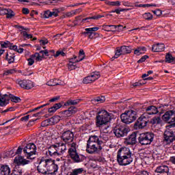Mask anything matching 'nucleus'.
I'll return each mask as SVG.
<instances>
[{"label":"nucleus","instance_id":"49530a36","mask_svg":"<svg viewBox=\"0 0 175 175\" xmlns=\"http://www.w3.org/2000/svg\"><path fill=\"white\" fill-rule=\"evenodd\" d=\"M58 13H59V10L53 9L52 11H50L51 17H58Z\"/></svg>","mask_w":175,"mask_h":175},{"label":"nucleus","instance_id":"680f3d73","mask_svg":"<svg viewBox=\"0 0 175 175\" xmlns=\"http://www.w3.org/2000/svg\"><path fill=\"white\" fill-rule=\"evenodd\" d=\"M152 12L154 13V14L157 16V17H159V16L162 15V11L161 10H156L154 11H152Z\"/></svg>","mask_w":175,"mask_h":175},{"label":"nucleus","instance_id":"c9c22d12","mask_svg":"<svg viewBox=\"0 0 175 175\" xmlns=\"http://www.w3.org/2000/svg\"><path fill=\"white\" fill-rule=\"evenodd\" d=\"M49 120L51 125H55V124H58V122H59V117L53 116L51 118H49Z\"/></svg>","mask_w":175,"mask_h":175},{"label":"nucleus","instance_id":"bb28decb","mask_svg":"<svg viewBox=\"0 0 175 175\" xmlns=\"http://www.w3.org/2000/svg\"><path fill=\"white\" fill-rule=\"evenodd\" d=\"M120 49L122 55H125V54H131L132 53V48L131 46H122Z\"/></svg>","mask_w":175,"mask_h":175},{"label":"nucleus","instance_id":"2eb2a0df","mask_svg":"<svg viewBox=\"0 0 175 175\" xmlns=\"http://www.w3.org/2000/svg\"><path fill=\"white\" fill-rule=\"evenodd\" d=\"M16 83L18 84V85H20L21 88H23L24 90H31L33 88V82H32L31 80L18 79L16 80Z\"/></svg>","mask_w":175,"mask_h":175},{"label":"nucleus","instance_id":"a18cd8bd","mask_svg":"<svg viewBox=\"0 0 175 175\" xmlns=\"http://www.w3.org/2000/svg\"><path fill=\"white\" fill-rule=\"evenodd\" d=\"M120 55H122V52H121V49L120 48H117L115 55L111 58V61H114V59H116V58H118Z\"/></svg>","mask_w":175,"mask_h":175},{"label":"nucleus","instance_id":"7c9ffc66","mask_svg":"<svg viewBox=\"0 0 175 175\" xmlns=\"http://www.w3.org/2000/svg\"><path fill=\"white\" fill-rule=\"evenodd\" d=\"M81 102V99H76V100H68L64 105L66 106H70V105H78V103H80Z\"/></svg>","mask_w":175,"mask_h":175},{"label":"nucleus","instance_id":"ea45409f","mask_svg":"<svg viewBox=\"0 0 175 175\" xmlns=\"http://www.w3.org/2000/svg\"><path fill=\"white\" fill-rule=\"evenodd\" d=\"M165 62H168V64H172V62L174 64V57L170 54L167 53L165 55Z\"/></svg>","mask_w":175,"mask_h":175},{"label":"nucleus","instance_id":"3c124183","mask_svg":"<svg viewBox=\"0 0 175 175\" xmlns=\"http://www.w3.org/2000/svg\"><path fill=\"white\" fill-rule=\"evenodd\" d=\"M11 44H12V43L9 41L1 42V46L2 49H8V47L10 48Z\"/></svg>","mask_w":175,"mask_h":175},{"label":"nucleus","instance_id":"f8f14e48","mask_svg":"<svg viewBox=\"0 0 175 175\" xmlns=\"http://www.w3.org/2000/svg\"><path fill=\"white\" fill-rule=\"evenodd\" d=\"M49 172H53V174H55L58 172V165L55 164V161L51 159H43Z\"/></svg>","mask_w":175,"mask_h":175},{"label":"nucleus","instance_id":"39448f33","mask_svg":"<svg viewBox=\"0 0 175 175\" xmlns=\"http://www.w3.org/2000/svg\"><path fill=\"white\" fill-rule=\"evenodd\" d=\"M122 122L124 124H132L133 121H136L137 118V112L135 110L131 109L126 111L120 116Z\"/></svg>","mask_w":175,"mask_h":175},{"label":"nucleus","instance_id":"37998d69","mask_svg":"<svg viewBox=\"0 0 175 175\" xmlns=\"http://www.w3.org/2000/svg\"><path fill=\"white\" fill-rule=\"evenodd\" d=\"M107 5L109 6H121V1H107Z\"/></svg>","mask_w":175,"mask_h":175},{"label":"nucleus","instance_id":"412c9836","mask_svg":"<svg viewBox=\"0 0 175 175\" xmlns=\"http://www.w3.org/2000/svg\"><path fill=\"white\" fill-rule=\"evenodd\" d=\"M77 113V108L76 107H70L68 109L63 111L62 113L64 117H70L73 116V114H76Z\"/></svg>","mask_w":175,"mask_h":175},{"label":"nucleus","instance_id":"c85d7f7f","mask_svg":"<svg viewBox=\"0 0 175 175\" xmlns=\"http://www.w3.org/2000/svg\"><path fill=\"white\" fill-rule=\"evenodd\" d=\"M16 55H14V53H7L5 55V59L8 62V64H13L14 62V58Z\"/></svg>","mask_w":175,"mask_h":175},{"label":"nucleus","instance_id":"0e129e2a","mask_svg":"<svg viewBox=\"0 0 175 175\" xmlns=\"http://www.w3.org/2000/svg\"><path fill=\"white\" fill-rule=\"evenodd\" d=\"M56 111H57V109L54 107H51V108H49L48 109V111L50 114H53V113H55Z\"/></svg>","mask_w":175,"mask_h":175},{"label":"nucleus","instance_id":"a211bd4d","mask_svg":"<svg viewBox=\"0 0 175 175\" xmlns=\"http://www.w3.org/2000/svg\"><path fill=\"white\" fill-rule=\"evenodd\" d=\"M155 173H159L161 175H169V167L166 165H159L156 170Z\"/></svg>","mask_w":175,"mask_h":175},{"label":"nucleus","instance_id":"9b49d317","mask_svg":"<svg viewBox=\"0 0 175 175\" xmlns=\"http://www.w3.org/2000/svg\"><path fill=\"white\" fill-rule=\"evenodd\" d=\"M162 120L167 124L175 122V109L165 111L162 116Z\"/></svg>","mask_w":175,"mask_h":175},{"label":"nucleus","instance_id":"ddd939ff","mask_svg":"<svg viewBox=\"0 0 175 175\" xmlns=\"http://www.w3.org/2000/svg\"><path fill=\"white\" fill-rule=\"evenodd\" d=\"M148 124V118L146 116L142 115L139 117L134 124L135 129H143L145 126H147Z\"/></svg>","mask_w":175,"mask_h":175},{"label":"nucleus","instance_id":"e433bc0d","mask_svg":"<svg viewBox=\"0 0 175 175\" xmlns=\"http://www.w3.org/2000/svg\"><path fill=\"white\" fill-rule=\"evenodd\" d=\"M68 65L69 70H75L76 69V62L73 61V59H70Z\"/></svg>","mask_w":175,"mask_h":175},{"label":"nucleus","instance_id":"f704fd0d","mask_svg":"<svg viewBox=\"0 0 175 175\" xmlns=\"http://www.w3.org/2000/svg\"><path fill=\"white\" fill-rule=\"evenodd\" d=\"M105 100H106V98H105L103 96H101L92 99V103H96V102H98V103H103Z\"/></svg>","mask_w":175,"mask_h":175},{"label":"nucleus","instance_id":"774afa93","mask_svg":"<svg viewBox=\"0 0 175 175\" xmlns=\"http://www.w3.org/2000/svg\"><path fill=\"white\" fill-rule=\"evenodd\" d=\"M29 117H30L29 115L23 116V117H22V118H21V121H28V120H29Z\"/></svg>","mask_w":175,"mask_h":175},{"label":"nucleus","instance_id":"8fccbe9b","mask_svg":"<svg viewBox=\"0 0 175 175\" xmlns=\"http://www.w3.org/2000/svg\"><path fill=\"white\" fill-rule=\"evenodd\" d=\"M65 49H63V51H57L54 55V57L57 58V57H59V55H62V57H65L66 55V53H65Z\"/></svg>","mask_w":175,"mask_h":175},{"label":"nucleus","instance_id":"09e8293b","mask_svg":"<svg viewBox=\"0 0 175 175\" xmlns=\"http://www.w3.org/2000/svg\"><path fill=\"white\" fill-rule=\"evenodd\" d=\"M101 133H105V135H108L109 133V126H106V124H103L101 128Z\"/></svg>","mask_w":175,"mask_h":175},{"label":"nucleus","instance_id":"aec40b11","mask_svg":"<svg viewBox=\"0 0 175 175\" xmlns=\"http://www.w3.org/2000/svg\"><path fill=\"white\" fill-rule=\"evenodd\" d=\"M48 154L51 157H59L60 153L58 152V146L57 145H52L48 148Z\"/></svg>","mask_w":175,"mask_h":175},{"label":"nucleus","instance_id":"13d9d810","mask_svg":"<svg viewBox=\"0 0 175 175\" xmlns=\"http://www.w3.org/2000/svg\"><path fill=\"white\" fill-rule=\"evenodd\" d=\"M151 6L156 7L157 5H155V4H140V5H139V8H150Z\"/></svg>","mask_w":175,"mask_h":175},{"label":"nucleus","instance_id":"20e7f679","mask_svg":"<svg viewBox=\"0 0 175 175\" xmlns=\"http://www.w3.org/2000/svg\"><path fill=\"white\" fill-rule=\"evenodd\" d=\"M154 137H155V135L152 132L141 133L137 138L138 143L141 146H148V144H151L154 142Z\"/></svg>","mask_w":175,"mask_h":175},{"label":"nucleus","instance_id":"0eeeda50","mask_svg":"<svg viewBox=\"0 0 175 175\" xmlns=\"http://www.w3.org/2000/svg\"><path fill=\"white\" fill-rule=\"evenodd\" d=\"M23 152L27 159H35L36 158V146L33 143L28 144L23 148Z\"/></svg>","mask_w":175,"mask_h":175},{"label":"nucleus","instance_id":"f03ea898","mask_svg":"<svg viewBox=\"0 0 175 175\" xmlns=\"http://www.w3.org/2000/svg\"><path fill=\"white\" fill-rule=\"evenodd\" d=\"M96 140H98L96 135H92L89 137L86 146V152L88 154H99L100 152L103 148Z\"/></svg>","mask_w":175,"mask_h":175},{"label":"nucleus","instance_id":"bf43d9fd","mask_svg":"<svg viewBox=\"0 0 175 175\" xmlns=\"http://www.w3.org/2000/svg\"><path fill=\"white\" fill-rule=\"evenodd\" d=\"M92 76H94V79H96V80H98V79H99V77H100V74L99 73V72H92L91 74Z\"/></svg>","mask_w":175,"mask_h":175},{"label":"nucleus","instance_id":"9d476101","mask_svg":"<svg viewBox=\"0 0 175 175\" xmlns=\"http://www.w3.org/2000/svg\"><path fill=\"white\" fill-rule=\"evenodd\" d=\"M175 140V130H167L163 133V142L167 144H172Z\"/></svg>","mask_w":175,"mask_h":175},{"label":"nucleus","instance_id":"72a5a7b5","mask_svg":"<svg viewBox=\"0 0 175 175\" xmlns=\"http://www.w3.org/2000/svg\"><path fill=\"white\" fill-rule=\"evenodd\" d=\"M102 17H105L103 15H97V16H89L88 18L82 19V23H84V21H88V20H99V18H102Z\"/></svg>","mask_w":175,"mask_h":175},{"label":"nucleus","instance_id":"5701e85b","mask_svg":"<svg viewBox=\"0 0 175 175\" xmlns=\"http://www.w3.org/2000/svg\"><path fill=\"white\" fill-rule=\"evenodd\" d=\"M163 50H165V44L162 43H157L152 46V51L153 53H160L161 51H163Z\"/></svg>","mask_w":175,"mask_h":175},{"label":"nucleus","instance_id":"6ab92c4d","mask_svg":"<svg viewBox=\"0 0 175 175\" xmlns=\"http://www.w3.org/2000/svg\"><path fill=\"white\" fill-rule=\"evenodd\" d=\"M37 170L39 173H42V174H47L49 170L43 159L39 163V165L37 167Z\"/></svg>","mask_w":175,"mask_h":175},{"label":"nucleus","instance_id":"6e6d98bb","mask_svg":"<svg viewBox=\"0 0 175 175\" xmlns=\"http://www.w3.org/2000/svg\"><path fill=\"white\" fill-rule=\"evenodd\" d=\"M8 103H6V98H0V106L1 107H4V106H6Z\"/></svg>","mask_w":175,"mask_h":175},{"label":"nucleus","instance_id":"338daca9","mask_svg":"<svg viewBox=\"0 0 175 175\" xmlns=\"http://www.w3.org/2000/svg\"><path fill=\"white\" fill-rule=\"evenodd\" d=\"M53 107L56 110H58V109H61V107H62V104H61V103H58L55 104Z\"/></svg>","mask_w":175,"mask_h":175},{"label":"nucleus","instance_id":"4c0bfd02","mask_svg":"<svg viewBox=\"0 0 175 175\" xmlns=\"http://www.w3.org/2000/svg\"><path fill=\"white\" fill-rule=\"evenodd\" d=\"M9 98L14 103H20V102H21V98H20V97L14 96L13 94H10Z\"/></svg>","mask_w":175,"mask_h":175},{"label":"nucleus","instance_id":"4468645a","mask_svg":"<svg viewBox=\"0 0 175 175\" xmlns=\"http://www.w3.org/2000/svg\"><path fill=\"white\" fill-rule=\"evenodd\" d=\"M61 137L64 143L69 144V143H73L75 134L70 130H68L62 133Z\"/></svg>","mask_w":175,"mask_h":175},{"label":"nucleus","instance_id":"864d4df0","mask_svg":"<svg viewBox=\"0 0 175 175\" xmlns=\"http://www.w3.org/2000/svg\"><path fill=\"white\" fill-rule=\"evenodd\" d=\"M49 125H51L49 119H46L41 122V126H42V128L49 126Z\"/></svg>","mask_w":175,"mask_h":175},{"label":"nucleus","instance_id":"f257e3e1","mask_svg":"<svg viewBox=\"0 0 175 175\" xmlns=\"http://www.w3.org/2000/svg\"><path fill=\"white\" fill-rule=\"evenodd\" d=\"M117 161L120 166H127L133 162V154L128 148H121L118 151Z\"/></svg>","mask_w":175,"mask_h":175},{"label":"nucleus","instance_id":"79ce46f5","mask_svg":"<svg viewBox=\"0 0 175 175\" xmlns=\"http://www.w3.org/2000/svg\"><path fill=\"white\" fill-rule=\"evenodd\" d=\"M32 58H35L36 57V61L37 62H40L43 59V55H40V53H36L35 54L31 55Z\"/></svg>","mask_w":175,"mask_h":175},{"label":"nucleus","instance_id":"4be33fe9","mask_svg":"<svg viewBox=\"0 0 175 175\" xmlns=\"http://www.w3.org/2000/svg\"><path fill=\"white\" fill-rule=\"evenodd\" d=\"M96 142H98L101 146L103 143H106L109 140V135L106 133H100V136H96Z\"/></svg>","mask_w":175,"mask_h":175},{"label":"nucleus","instance_id":"69168bd1","mask_svg":"<svg viewBox=\"0 0 175 175\" xmlns=\"http://www.w3.org/2000/svg\"><path fill=\"white\" fill-rule=\"evenodd\" d=\"M27 61L29 66H32V65H33V64L35 63V60H33V59L32 58H29Z\"/></svg>","mask_w":175,"mask_h":175},{"label":"nucleus","instance_id":"473e14b6","mask_svg":"<svg viewBox=\"0 0 175 175\" xmlns=\"http://www.w3.org/2000/svg\"><path fill=\"white\" fill-rule=\"evenodd\" d=\"M150 122L152 125H159V124H162V120H161V117L157 116L152 118Z\"/></svg>","mask_w":175,"mask_h":175},{"label":"nucleus","instance_id":"052dcab7","mask_svg":"<svg viewBox=\"0 0 175 175\" xmlns=\"http://www.w3.org/2000/svg\"><path fill=\"white\" fill-rule=\"evenodd\" d=\"M147 58H148V55H144L140 59L137 61V63L142 64V62H144Z\"/></svg>","mask_w":175,"mask_h":175},{"label":"nucleus","instance_id":"393cba45","mask_svg":"<svg viewBox=\"0 0 175 175\" xmlns=\"http://www.w3.org/2000/svg\"><path fill=\"white\" fill-rule=\"evenodd\" d=\"M10 167L8 165H0V175H10Z\"/></svg>","mask_w":175,"mask_h":175},{"label":"nucleus","instance_id":"603ef678","mask_svg":"<svg viewBox=\"0 0 175 175\" xmlns=\"http://www.w3.org/2000/svg\"><path fill=\"white\" fill-rule=\"evenodd\" d=\"M143 17L145 20H152V14L150 12L144 14Z\"/></svg>","mask_w":175,"mask_h":175},{"label":"nucleus","instance_id":"c03bdc74","mask_svg":"<svg viewBox=\"0 0 175 175\" xmlns=\"http://www.w3.org/2000/svg\"><path fill=\"white\" fill-rule=\"evenodd\" d=\"M84 172V169L83 168H78V169H75L72 172L70 173V175H79L81 174Z\"/></svg>","mask_w":175,"mask_h":175},{"label":"nucleus","instance_id":"2f4dec72","mask_svg":"<svg viewBox=\"0 0 175 175\" xmlns=\"http://www.w3.org/2000/svg\"><path fill=\"white\" fill-rule=\"evenodd\" d=\"M20 32H21V35L23 36V39L25 40H27V39H32V38H33L32 34H29L28 32L26 31L20 30Z\"/></svg>","mask_w":175,"mask_h":175},{"label":"nucleus","instance_id":"a878e982","mask_svg":"<svg viewBox=\"0 0 175 175\" xmlns=\"http://www.w3.org/2000/svg\"><path fill=\"white\" fill-rule=\"evenodd\" d=\"M147 114L152 116L154 114H158V108L154 105H150L146 108Z\"/></svg>","mask_w":175,"mask_h":175},{"label":"nucleus","instance_id":"a19ab883","mask_svg":"<svg viewBox=\"0 0 175 175\" xmlns=\"http://www.w3.org/2000/svg\"><path fill=\"white\" fill-rule=\"evenodd\" d=\"M112 29H116V31H118L119 32H121V31H124V28H126V27H124L122 25H109Z\"/></svg>","mask_w":175,"mask_h":175},{"label":"nucleus","instance_id":"4d7b16f0","mask_svg":"<svg viewBox=\"0 0 175 175\" xmlns=\"http://www.w3.org/2000/svg\"><path fill=\"white\" fill-rule=\"evenodd\" d=\"M50 10H46L44 12L43 14V18H50L51 17V15L50 14Z\"/></svg>","mask_w":175,"mask_h":175},{"label":"nucleus","instance_id":"b1692460","mask_svg":"<svg viewBox=\"0 0 175 175\" xmlns=\"http://www.w3.org/2000/svg\"><path fill=\"white\" fill-rule=\"evenodd\" d=\"M46 84L49 87H54L55 85H64L65 83L63 81H61L59 79H51L46 83Z\"/></svg>","mask_w":175,"mask_h":175},{"label":"nucleus","instance_id":"1a4fd4ad","mask_svg":"<svg viewBox=\"0 0 175 175\" xmlns=\"http://www.w3.org/2000/svg\"><path fill=\"white\" fill-rule=\"evenodd\" d=\"M113 132L116 137H124V136H126L128 135V129L124 126L118 125L113 128Z\"/></svg>","mask_w":175,"mask_h":175},{"label":"nucleus","instance_id":"6e6552de","mask_svg":"<svg viewBox=\"0 0 175 175\" xmlns=\"http://www.w3.org/2000/svg\"><path fill=\"white\" fill-rule=\"evenodd\" d=\"M68 155L75 163H80V162L85 161V157L79 155L77 150L68 149Z\"/></svg>","mask_w":175,"mask_h":175},{"label":"nucleus","instance_id":"f3484780","mask_svg":"<svg viewBox=\"0 0 175 175\" xmlns=\"http://www.w3.org/2000/svg\"><path fill=\"white\" fill-rule=\"evenodd\" d=\"M137 133L133 132L125 139V143L129 146H135L137 143Z\"/></svg>","mask_w":175,"mask_h":175},{"label":"nucleus","instance_id":"423d86ee","mask_svg":"<svg viewBox=\"0 0 175 175\" xmlns=\"http://www.w3.org/2000/svg\"><path fill=\"white\" fill-rule=\"evenodd\" d=\"M14 162L16 165L14 168V172L18 174L23 175V169L20 166H25V165L29 164L31 161L27 159H24L22 156H17L14 159Z\"/></svg>","mask_w":175,"mask_h":175},{"label":"nucleus","instance_id":"c756f323","mask_svg":"<svg viewBox=\"0 0 175 175\" xmlns=\"http://www.w3.org/2000/svg\"><path fill=\"white\" fill-rule=\"evenodd\" d=\"M146 49L144 46H138L136 49L134 50V54L136 55H140V54H144L143 51H146Z\"/></svg>","mask_w":175,"mask_h":175},{"label":"nucleus","instance_id":"dca6fc26","mask_svg":"<svg viewBox=\"0 0 175 175\" xmlns=\"http://www.w3.org/2000/svg\"><path fill=\"white\" fill-rule=\"evenodd\" d=\"M99 29V27H91V28H86L85 29L84 32L82 33L83 35H85V36L87 35H89L88 38L89 39H95L96 36H98L99 34L96 32Z\"/></svg>","mask_w":175,"mask_h":175},{"label":"nucleus","instance_id":"58836bf2","mask_svg":"<svg viewBox=\"0 0 175 175\" xmlns=\"http://www.w3.org/2000/svg\"><path fill=\"white\" fill-rule=\"evenodd\" d=\"M57 151L59 154H64L65 151H66V146L64 145V144H62L61 146L58 145L57 146Z\"/></svg>","mask_w":175,"mask_h":175},{"label":"nucleus","instance_id":"de8ad7c7","mask_svg":"<svg viewBox=\"0 0 175 175\" xmlns=\"http://www.w3.org/2000/svg\"><path fill=\"white\" fill-rule=\"evenodd\" d=\"M110 25H103V27H104V31H106L107 32H114V31L116 29H113V27H111L109 26Z\"/></svg>","mask_w":175,"mask_h":175},{"label":"nucleus","instance_id":"7ed1b4c3","mask_svg":"<svg viewBox=\"0 0 175 175\" xmlns=\"http://www.w3.org/2000/svg\"><path fill=\"white\" fill-rule=\"evenodd\" d=\"M98 114L96 118L97 126L106 125L107 122H110L111 120L114 119V115L113 113H109L106 110L100 111Z\"/></svg>","mask_w":175,"mask_h":175},{"label":"nucleus","instance_id":"e2e57ef3","mask_svg":"<svg viewBox=\"0 0 175 175\" xmlns=\"http://www.w3.org/2000/svg\"><path fill=\"white\" fill-rule=\"evenodd\" d=\"M77 144H76V142H72L70 144V148H69V150H77Z\"/></svg>","mask_w":175,"mask_h":175},{"label":"nucleus","instance_id":"5fc2aeb1","mask_svg":"<svg viewBox=\"0 0 175 175\" xmlns=\"http://www.w3.org/2000/svg\"><path fill=\"white\" fill-rule=\"evenodd\" d=\"M14 73H16V70L15 69H10V70H5L3 73V75L5 76H9V75H13Z\"/></svg>","mask_w":175,"mask_h":175},{"label":"nucleus","instance_id":"cd10ccee","mask_svg":"<svg viewBox=\"0 0 175 175\" xmlns=\"http://www.w3.org/2000/svg\"><path fill=\"white\" fill-rule=\"evenodd\" d=\"M94 81H96V78H94V76L92 75L85 77L83 80V84H91Z\"/></svg>","mask_w":175,"mask_h":175}]
</instances>
